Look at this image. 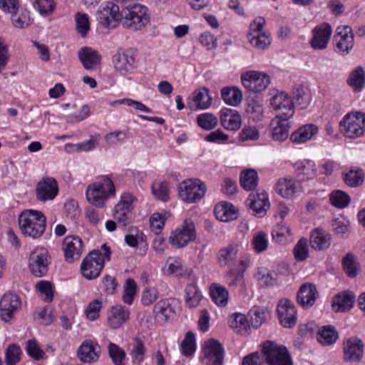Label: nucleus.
I'll return each instance as SVG.
<instances>
[{
	"mask_svg": "<svg viewBox=\"0 0 365 365\" xmlns=\"http://www.w3.org/2000/svg\"><path fill=\"white\" fill-rule=\"evenodd\" d=\"M251 246L257 253H262L268 247V240L265 232L260 231L253 236Z\"/></svg>",
	"mask_w": 365,
	"mask_h": 365,
	"instance_id": "59",
	"label": "nucleus"
},
{
	"mask_svg": "<svg viewBox=\"0 0 365 365\" xmlns=\"http://www.w3.org/2000/svg\"><path fill=\"white\" fill-rule=\"evenodd\" d=\"M206 192V185L199 179H187L180 183L178 195L187 203H194L201 200Z\"/></svg>",
	"mask_w": 365,
	"mask_h": 365,
	"instance_id": "6",
	"label": "nucleus"
},
{
	"mask_svg": "<svg viewBox=\"0 0 365 365\" xmlns=\"http://www.w3.org/2000/svg\"><path fill=\"white\" fill-rule=\"evenodd\" d=\"M354 296L351 292H344L336 295L332 300V309L335 312L349 311L354 304Z\"/></svg>",
	"mask_w": 365,
	"mask_h": 365,
	"instance_id": "32",
	"label": "nucleus"
},
{
	"mask_svg": "<svg viewBox=\"0 0 365 365\" xmlns=\"http://www.w3.org/2000/svg\"><path fill=\"white\" fill-rule=\"evenodd\" d=\"M153 313L155 319L159 323H164L172 317L175 312L168 299L160 300L155 304L153 308Z\"/></svg>",
	"mask_w": 365,
	"mask_h": 365,
	"instance_id": "36",
	"label": "nucleus"
},
{
	"mask_svg": "<svg viewBox=\"0 0 365 365\" xmlns=\"http://www.w3.org/2000/svg\"><path fill=\"white\" fill-rule=\"evenodd\" d=\"M182 354L185 356H192L196 350L195 336V334L189 331L181 343Z\"/></svg>",
	"mask_w": 365,
	"mask_h": 365,
	"instance_id": "57",
	"label": "nucleus"
},
{
	"mask_svg": "<svg viewBox=\"0 0 365 365\" xmlns=\"http://www.w3.org/2000/svg\"><path fill=\"white\" fill-rule=\"evenodd\" d=\"M318 292L314 284L305 283L302 284L297 292V302L302 307L307 308L314 305Z\"/></svg>",
	"mask_w": 365,
	"mask_h": 365,
	"instance_id": "27",
	"label": "nucleus"
},
{
	"mask_svg": "<svg viewBox=\"0 0 365 365\" xmlns=\"http://www.w3.org/2000/svg\"><path fill=\"white\" fill-rule=\"evenodd\" d=\"M203 361L207 365H222L224 361V349L222 345L215 339L205 342L203 347Z\"/></svg>",
	"mask_w": 365,
	"mask_h": 365,
	"instance_id": "17",
	"label": "nucleus"
},
{
	"mask_svg": "<svg viewBox=\"0 0 365 365\" xmlns=\"http://www.w3.org/2000/svg\"><path fill=\"white\" fill-rule=\"evenodd\" d=\"M238 247L237 244H230L219 250L217 259L220 267H232L235 264L239 251Z\"/></svg>",
	"mask_w": 365,
	"mask_h": 365,
	"instance_id": "30",
	"label": "nucleus"
},
{
	"mask_svg": "<svg viewBox=\"0 0 365 365\" xmlns=\"http://www.w3.org/2000/svg\"><path fill=\"white\" fill-rule=\"evenodd\" d=\"M247 202L254 215L258 217H264L270 207L268 195L264 191L250 193Z\"/></svg>",
	"mask_w": 365,
	"mask_h": 365,
	"instance_id": "22",
	"label": "nucleus"
},
{
	"mask_svg": "<svg viewBox=\"0 0 365 365\" xmlns=\"http://www.w3.org/2000/svg\"><path fill=\"white\" fill-rule=\"evenodd\" d=\"M252 327L259 328L269 317V312L262 307H255L249 312Z\"/></svg>",
	"mask_w": 365,
	"mask_h": 365,
	"instance_id": "49",
	"label": "nucleus"
},
{
	"mask_svg": "<svg viewBox=\"0 0 365 365\" xmlns=\"http://www.w3.org/2000/svg\"><path fill=\"white\" fill-rule=\"evenodd\" d=\"M318 132V128L314 124H307L301 126L290 135L292 142L297 144L306 143Z\"/></svg>",
	"mask_w": 365,
	"mask_h": 365,
	"instance_id": "34",
	"label": "nucleus"
},
{
	"mask_svg": "<svg viewBox=\"0 0 365 365\" xmlns=\"http://www.w3.org/2000/svg\"><path fill=\"white\" fill-rule=\"evenodd\" d=\"M344 182L350 187H356L364 181V172L361 169H351L344 175Z\"/></svg>",
	"mask_w": 365,
	"mask_h": 365,
	"instance_id": "56",
	"label": "nucleus"
},
{
	"mask_svg": "<svg viewBox=\"0 0 365 365\" xmlns=\"http://www.w3.org/2000/svg\"><path fill=\"white\" fill-rule=\"evenodd\" d=\"M152 192L159 200L166 202L169 198L168 184L166 182H156L152 185Z\"/></svg>",
	"mask_w": 365,
	"mask_h": 365,
	"instance_id": "61",
	"label": "nucleus"
},
{
	"mask_svg": "<svg viewBox=\"0 0 365 365\" xmlns=\"http://www.w3.org/2000/svg\"><path fill=\"white\" fill-rule=\"evenodd\" d=\"M78 57L86 69L94 68L101 61V56L98 52L89 47L81 48L78 51Z\"/></svg>",
	"mask_w": 365,
	"mask_h": 365,
	"instance_id": "39",
	"label": "nucleus"
},
{
	"mask_svg": "<svg viewBox=\"0 0 365 365\" xmlns=\"http://www.w3.org/2000/svg\"><path fill=\"white\" fill-rule=\"evenodd\" d=\"M115 195V185L108 177H104L101 181L89 185L86 190L88 201L97 207H103L107 200Z\"/></svg>",
	"mask_w": 365,
	"mask_h": 365,
	"instance_id": "3",
	"label": "nucleus"
},
{
	"mask_svg": "<svg viewBox=\"0 0 365 365\" xmlns=\"http://www.w3.org/2000/svg\"><path fill=\"white\" fill-rule=\"evenodd\" d=\"M331 235L321 228L314 229L310 235V245L315 250H327L331 246Z\"/></svg>",
	"mask_w": 365,
	"mask_h": 365,
	"instance_id": "29",
	"label": "nucleus"
},
{
	"mask_svg": "<svg viewBox=\"0 0 365 365\" xmlns=\"http://www.w3.org/2000/svg\"><path fill=\"white\" fill-rule=\"evenodd\" d=\"M21 354L22 351L19 345L9 344L5 350L6 365H16L21 361Z\"/></svg>",
	"mask_w": 365,
	"mask_h": 365,
	"instance_id": "54",
	"label": "nucleus"
},
{
	"mask_svg": "<svg viewBox=\"0 0 365 365\" xmlns=\"http://www.w3.org/2000/svg\"><path fill=\"white\" fill-rule=\"evenodd\" d=\"M108 351L115 365H125L124 360L126 354L123 349L117 344L110 342L108 345Z\"/></svg>",
	"mask_w": 365,
	"mask_h": 365,
	"instance_id": "55",
	"label": "nucleus"
},
{
	"mask_svg": "<svg viewBox=\"0 0 365 365\" xmlns=\"http://www.w3.org/2000/svg\"><path fill=\"white\" fill-rule=\"evenodd\" d=\"M185 302L190 309L195 308L202 299L201 291L195 282L187 284L185 288Z\"/></svg>",
	"mask_w": 365,
	"mask_h": 365,
	"instance_id": "40",
	"label": "nucleus"
},
{
	"mask_svg": "<svg viewBox=\"0 0 365 365\" xmlns=\"http://www.w3.org/2000/svg\"><path fill=\"white\" fill-rule=\"evenodd\" d=\"M212 97L209 89L200 88L192 92L187 99V106L192 110H205L210 107Z\"/></svg>",
	"mask_w": 365,
	"mask_h": 365,
	"instance_id": "19",
	"label": "nucleus"
},
{
	"mask_svg": "<svg viewBox=\"0 0 365 365\" xmlns=\"http://www.w3.org/2000/svg\"><path fill=\"white\" fill-rule=\"evenodd\" d=\"M215 214L217 219L222 222H230L237 218V210L232 204L227 202L217 204Z\"/></svg>",
	"mask_w": 365,
	"mask_h": 365,
	"instance_id": "35",
	"label": "nucleus"
},
{
	"mask_svg": "<svg viewBox=\"0 0 365 365\" xmlns=\"http://www.w3.org/2000/svg\"><path fill=\"white\" fill-rule=\"evenodd\" d=\"M101 355V347L98 344L92 340H85L77 350L79 360L86 364L96 362Z\"/></svg>",
	"mask_w": 365,
	"mask_h": 365,
	"instance_id": "20",
	"label": "nucleus"
},
{
	"mask_svg": "<svg viewBox=\"0 0 365 365\" xmlns=\"http://www.w3.org/2000/svg\"><path fill=\"white\" fill-rule=\"evenodd\" d=\"M262 354L267 365H293L287 347L274 341H266L262 344Z\"/></svg>",
	"mask_w": 365,
	"mask_h": 365,
	"instance_id": "4",
	"label": "nucleus"
},
{
	"mask_svg": "<svg viewBox=\"0 0 365 365\" xmlns=\"http://www.w3.org/2000/svg\"><path fill=\"white\" fill-rule=\"evenodd\" d=\"M98 144V137H91L90 140L78 144L67 143L64 146L66 152L71 153L73 152L89 151Z\"/></svg>",
	"mask_w": 365,
	"mask_h": 365,
	"instance_id": "51",
	"label": "nucleus"
},
{
	"mask_svg": "<svg viewBox=\"0 0 365 365\" xmlns=\"http://www.w3.org/2000/svg\"><path fill=\"white\" fill-rule=\"evenodd\" d=\"M20 297L14 293H6L0 300V317L4 322H9L21 308Z\"/></svg>",
	"mask_w": 365,
	"mask_h": 365,
	"instance_id": "13",
	"label": "nucleus"
},
{
	"mask_svg": "<svg viewBox=\"0 0 365 365\" xmlns=\"http://www.w3.org/2000/svg\"><path fill=\"white\" fill-rule=\"evenodd\" d=\"M11 14L12 25L16 28L24 29L31 24L30 12L26 9L19 8Z\"/></svg>",
	"mask_w": 365,
	"mask_h": 365,
	"instance_id": "42",
	"label": "nucleus"
},
{
	"mask_svg": "<svg viewBox=\"0 0 365 365\" xmlns=\"http://www.w3.org/2000/svg\"><path fill=\"white\" fill-rule=\"evenodd\" d=\"M315 164L312 160H303L295 163L294 170L300 180L314 178L317 174Z\"/></svg>",
	"mask_w": 365,
	"mask_h": 365,
	"instance_id": "33",
	"label": "nucleus"
},
{
	"mask_svg": "<svg viewBox=\"0 0 365 365\" xmlns=\"http://www.w3.org/2000/svg\"><path fill=\"white\" fill-rule=\"evenodd\" d=\"M34 7L41 15L46 16L53 13L56 3L53 0H36Z\"/></svg>",
	"mask_w": 365,
	"mask_h": 365,
	"instance_id": "62",
	"label": "nucleus"
},
{
	"mask_svg": "<svg viewBox=\"0 0 365 365\" xmlns=\"http://www.w3.org/2000/svg\"><path fill=\"white\" fill-rule=\"evenodd\" d=\"M147 349L143 341L137 338L135 339L130 355L132 357L133 363L136 365H140L143 361Z\"/></svg>",
	"mask_w": 365,
	"mask_h": 365,
	"instance_id": "53",
	"label": "nucleus"
},
{
	"mask_svg": "<svg viewBox=\"0 0 365 365\" xmlns=\"http://www.w3.org/2000/svg\"><path fill=\"white\" fill-rule=\"evenodd\" d=\"M130 319L129 309L122 305L113 306L108 312L107 324L112 329L120 328Z\"/></svg>",
	"mask_w": 365,
	"mask_h": 365,
	"instance_id": "23",
	"label": "nucleus"
},
{
	"mask_svg": "<svg viewBox=\"0 0 365 365\" xmlns=\"http://www.w3.org/2000/svg\"><path fill=\"white\" fill-rule=\"evenodd\" d=\"M133 200L131 194L124 192L114 207L113 217L122 227H126L130 222V214L133 210Z\"/></svg>",
	"mask_w": 365,
	"mask_h": 365,
	"instance_id": "11",
	"label": "nucleus"
},
{
	"mask_svg": "<svg viewBox=\"0 0 365 365\" xmlns=\"http://www.w3.org/2000/svg\"><path fill=\"white\" fill-rule=\"evenodd\" d=\"M294 255L298 261H304L308 257L309 248L307 239L302 238L298 241L294 248Z\"/></svg>",
	"mask_w": 365,
	"mask_h": 365,
	"instance_id": "64",
	"label": "nucleus"
},
{
	"mask_svg": "<svg viewBox=\"0 0 365 365\" xmlns=\"http://www.w3.org/2000/svg\"><path fill=\"white\" fill-rule=\"evenodd\" d=\"M221 98L231 106H238L242 101V92L237 86H225L221 89Z\"/></svg>",
	"mask_w": 365,
	"mask_h": 365,
	"instance_id": "37",
	"label": "nucleus"
},
{
	"mask_svg": "<svg viewBox=\"0 0 365 365\" xmlns=\"http://www.w3.org/2000/svg\"><path fill=\"white\" fill-rule=\"evenodd\" d=\"M364 68L362 66H358L350 73L346 83L354 92L359 93L364 88Z\"/></svg>",
	"mask_w": 365,
	"mask_h": 365,
	"instance_id": "41",
	"label": "nucleus"
},
{
	"mask_svg": "<svg viewBox=\"0 0 365 365\" xmlns=\"http://www.w3.org/2000/svg\"><path fill=\"white\" fill-rule=\"evenodd\" d=\"M230 324L236 332L241 335L247 334L250 328L247 317L240 313H235L231 317Z\"/></svg>",
	"mask_w": 365,
	"mask_h": 365,
	"instance_id": "44",
	"label": "nucleus"
},
{
	"mask_svg": "<svg viewBox=\"0 0 365 365\" xmlns=\"http://www.w3.org/2000/svg\"><path fill=\"white\" fill-rule=\"evenodd\" d=\"M332 33L331 26L326 22L316 26L312 31L309 40L311 47L314 50H324L327 47Z\"/></svg>",
	"mask_w": 365,
	"mask_h": 365,
	"instance_id": "14",
	"label": "nucleus"
},
{
	"mask_svg": "<svg viewBox=\"0 0 365 365\" xmlns=\"http://www.w3.org/2000/svg\"><path fill=\"white\" fill-rule=\"evenodd\" d=\"M240 185L246 190L255 189L257 185L258 175L253 169H247L241 173Z\"/></svg>",
	"mask_w": 365,
	"mask_h": 365,
	"instance_id": "48",
	"label": "nucleus"
},
{
	"mask_svg": "<svg viewBox=\"0 0 365 365\" xmlns=\"http://www.w3.org/2000/svg\"><path fill=\"white\" fill-rule=\"evenodd\" d=\"M240 81L246 90L257 93L264 91L268 87L270 83V77L264 72L250 70L241 73Z\"/></svg>",
	"mask_w": 365,
	"mask_h": 365,
	"instance_id": "7",
	"label": "nucleus"
},
{
	"mask_svg": "<svg viewBox=\"0 0 365 365\" xmlns=\"http://www.w3.org/2000/svg\"><path fill=\"white\" fill-rule=\"evenodd\" d=\"M245 110L247 114H262L263 113V100L258 96L247 98Z\"/></svg>",
	"mask_w": 365,
	"mask_h": 365,
	"instance_id": "60",
	"label": "nucleus"
},
{
	"mask_svg": "<svg viewBox=\"0 0 365 365\" xmlns=\"http://www.w3.org/2000/svg\"><path fill=\"white\" fill-rule=\"evenodd\" d=\"M270 105L279 114H287L294 108L292 99L284 91H277L271 99Z\"/></svg>",
	"mask_w": 365,
	"mask_h": 365,
	"instance_id": "28",
	"label": "nucleus"
},
{
	"mask_svg": "<svg viewBox=\"0 0 365 365\" xmlns=\"http://www.w3.org/2000/svg\"><path fill=\"white\" fill-rule=\"evenodd\" d=\"M101 252L99 250L91 251L82 261L81 271L83 276L88 279L98 277L104 267L105 261L110 260V247L104 244L101 246Z\"/></svg>",
	"mask_w": 365,
	"mask_h": 365,
	"instance_id": "2",
	"label": "nucleus"
},
{
	"mask_svg": "<svg viewBox=\"0 0 365 365\" xmlns=\"http://www.w3.org/2000/svg\"><path fill=\"white\" fill-rule=\"evenodd\" d=\"M62 250L65 261L68 263H73L78 260L83 252V240L78 236H66L63 240Z\"/></svg>",
	"mask_w": 365,
	"mask_h": 365,
	"instance_id": "12",
	"label": "nucleus"
},
{
	"mask_svg": "<svg viewBox=\"0 0 365 365\" xmlns=\"http://www.w3.org/2000/svg\"><path fill=\"white\" fill-rule=\"evenodd\" d=\"M293 98L294 99V107L299 109L306 108L311 101V93L307 88L297 87L293 92Z\"/></svg>",
	"mask_w": 365,
	"mask_h": 365,
	"instance_id": "47",
	"label": "nucleus"
},
{
	"mask_svg": "<svg viewBox=\"0 0 365 365\" xmlns=\"http://www.w3.org/2000/svg\"><path fill=\"white\" fill-rule=\"evenodd\" d=\"M364 344L361 340L349 339L344 344V359L346 361H358L363 357Z\"/></svg>",
	"mask_w": 365,
	"mask_h": 365,
	"instance_id": "26",
	"label": "nucleus"
},
{
	"mask_svg": "<svg viewBox=\"0 0 365 365\" xmlns=\"http://www.w3.org/2000/svg\"><path fill=\"white\" fill-rule=\"evenodd\" d=\"M255 278L261 287H274L277 283L278 274L275 270L259 267L255 274Z\"/></svg>",
	"mask_w": 365,
	"mask_h": 365,
	"instance_id": "38",
	"label": "nucleus"
},
{
	"mask_svg": "<svg viewBox=\"0 0 365 365\" xmlns=\"http://www.w3.org/2000/svg\"><path fill=\"white\" fill-rule=\"evenodd\" d=\"M18 222L23 235L32 239H38L45 232L46 217L40 210L27 209L19 214Z\"/></svg>",
	"mask_w": 365,
	"mask_h": 365,
	"instance_id": "1",
	"label": "nucleus"
},
{
	"mask_svg": "<svg viewBox=\"0 0 365 365\" xmlns=\"http://www.w3.org/2000/svg\"><path fill=\"white\" fill-rule=\"evenodd\" d=\"M344 272L349 277H355L359 271V263L357 257L351 252H348L341 259Z\"/></svg>",
	"mask_w": 365,
	"mask_h": 365,
	"instance_id": "43",
	"label": "nucleus"
},
{
	"mask_svg": "<svg viewBox=\"0 0 365 365\" xmlns=\"http://www.w3.org/2000/svg\"><path fill=\"white\" fill-rule=\"evenodd\" d=\"M113 63L117 71L125 74L135 68V59L129 51H125L115 54L113 56Z\"/></svg>",
	"mask_w": 365,
	"mask_h": 365,
	"instance_id": "31",
	"label": "nucleus"
},
{
	"mask_svg": "<svg viewBox=\"0 0 365 365\" xmlns=\"http://www.w3.org/2000/svg\"><path fill=\"white\" fill-rule=\"evenodd\" d=\"M361 122H365V115H345L339 123V128L346 137L356 138L364 133Z\"/></svg>",
	"mask_w": 365,
	"mask_h": 365,
	"instance_id": "18",
	"label": "nucleus"
},
{
	"mask_svg": "<svg viewBox=\"0 0 365 365\" xmlns=\"http://www.w3.org/2000/svg\"><path fill=\"white\" fill-rule=\"evenodd\" d=\"M210 297L212 301L218 306L225 307L228 301V292L222 286L212 284L210 287Z\"/></svg>",
	"mask_w": 365,
	"mask_h": 365,
	"instance_id": "50",
	"label": "nucleus"
},
{
	"mask_svg": "<svg viewBox=\"0 0 365 365\" xmlns=\"http://www.w3.org/2000/svg\"><path fill=\"white\" fill-rule=\"evenodd\" d=\"M247 40L255 48L265 50L272 43V36L269 31H266L253 36H247Z\"/></svg>",
	"mask_w": 365,
	"mask_h": 365,
	"instance_id": "46",
	"label": "nucleus"
},
{
	"mask_svg": "<svg viewBox=\"0 0 365 365\" xmlns=\"http://www.w3.org/2000/svg\"><path fill=\"white\" fill-rule=\"evenodd\" d=\"M273 238L279 243H284L287 236H291V230L289 227L279 223L272 231Z\"/></svg>",
	"mask_w": 365,
	"mask_h": 365,
	"instance_id": "63",
	"label": "nucleus"
},
{
	"mask_svg": "<svg viewBox=\"0 0 365 365\" xmlns=\"http://www.w3.org/2000/svg\"><path fill=\"white\" fill-rule=\"evenodd\" d=\"M290 123L289 118L282 115H275L270 123L272 137L274 140L282 142L289 137Z\"/></svg>",
	"mask_w": 365,
	"mask_h": 365,
	"instance_id": "24",
	"label": "nucleus"
},
{
	"mask_svg": "<svg viewBox=\"0 0 365 365\" xmlns=\"http://www.w3.org/2000/svg\"><path fill=\"white\" fill-rule=\"evenodd\" d=\"M36 196L38 200L46 202L53 200L58 193V182L54 178H43L36 185Z\"/></svg>",
	"mask_w": 365,
	"mask_h": 365,
	"instance_id": "15",
	"label": "nucleus"
},
{
	"mask_svg": "<svg viewBox=\"0 0 365 365\" xmlns=\"http://www.w3.org/2000/svg\"><path fill=\"white\" fill-rule=\"evenodd\" d=\"M122 24L126 29L140 30L149 23L148 9L141 4H135L122 10Z\"/></svg>",
	"mask_w": 365,
	"mask_h": 365,
	"instance_id": "5",
	"label": "nucleus"
},
{
	"mask_svg": "<svg viewBox=\"0 0 365 365\" xmlns=\"http://www.w3.org/2000/svg\"><path fill=\"white\" fill-rule=\"evenodd\" d=\"M75 21L78 33L82 37H85L90 30V22L88 14L78 12L75 15Z\"/></svg>",
	"mask_w": 365,
	"mask_h": 365,
	"instance_id": "58",
	"label": "nucleus"
},
{
	"mask_svg": "<svg viewBox=\"0 0 365 365\" xmlns=\"http://www.w3.org/2000/svg\"><path fill=\"white\" fill-rule=\"evenodd\" d=\"M277 312L280 324L285 328L293 327L297 321L296 307L288 299L279 301Z\"/></svg>",
	"mask_w": 365,
	"mask_h": 365,
	"instance_id": "16",
	"label": "nucleus"
},
{
	"mask_svg": "<svg viewBox=\"0 0 365 365\" xmlns=\"http://www.w3.org/2000/svg\"><path fill=\"white\" fill-rule=\"evenodd\" d=\"M48 252L46 248H36L29 257V267L31 272L37 277L44 276L48 272Z\"/></svg>",
	"mask_w": 365,
	"mask_h": 365,
	"instance_id": "10",
	"label": "nucleus"
},
{
	"mask_svg": "<svg viewBox=\"0 0 365 365\" xmlns=\"http://www.w3.org/2000/svg\"><path fill=\"white\" fill-rule=\"evenodd\" d=\"M196 237L195 227L191 220H185L181 228L170 233L169 242L175 248L187 246Z\"/></svg>",
	"mask_w": 365,
	"mask_h": 365,
	"instance_id": "9",
	"label": "nucleus"
},
{
	"mask_svg": "<svg viewBox=\"0 0 365 365\" xmlns=\"http://www.w3.org/2000/svg\"><path fill=\"white\" fill-rule=\"evenodd\" d=\"M329 201L333 206L343 209L349 205L350 202V197L345 192L340 190H336L329 194Z\"/></svg>",
	"mask_w": 365,
	"mask_h": 365,
	"instance_id": "52",
	"label": "nucleus"
},
{
	"mask_svg": "<svg viewBox=\"0 0 365 365\" xmlns=\"http://www.w3.org/2000/svg\"><path fill=\"white\" fill-rule=\"evenodd\" d=\"M122 19V12L119 6L112 1H107L101 5L97 12V19L106 28H115Z\"/></svg>",
	"mask_w": 365,
	"mask_h": 365,
	"instance_id": "8",
	"label": "nucleus"
},
{
	"mask_svg": "<svg viewBox=\"0 0 365 365\" xmlns=\"http://www.w3.org/2000/svg\"><path fill=\"white\" fill-rule=\"evenodd\" d=\"M275 191L284 198L292 199L301 192V187L295 180L282 178L277 181Z\"/></svg>",
	"mask_w": 365,
	"mask_h": 365,
	"instance_id": "25",
	"label": "nucleus"
},
{
	"mask_svg": "<svg viewBox=\"0 0 365 365\" xmlns=\"http://www.w3.org/2000/svg\"><path fill=\"white\" fill-rule=\"evenodd\" d=\"M336 50L342 55L349 53L354 46V36L349 26H339L334 36Z\"/></svg>",
	"mask_w": 365,
	"mask_h": 365,
	"instance_id": "21",
	"label": "nucleus"
},
{
	"mask_svg": "<svg viewBox=\"0 0 365 365\" xmlns=\"http://www.w3.org/2000/svg\"><path fill=\"white\" fill-rule=\"evenodd\" d=\"M338 339V333L332 326H324L317 333V341L324 346L334 344Z\"/></svg>",
	"mask_w": 365,
	"mask_h": 365,
	"instance_id": "45",
	"label": "nucleus"
}]
</instances>
